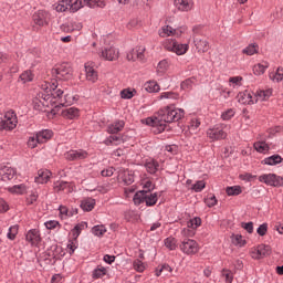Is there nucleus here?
I'll list each match as a JSON object with an SVG mask.
<instances>
[{"mask_svg":"<svg viewBox=\"0 0 283 283\" xmlns=\"http://www.w3.org/2000/svg\"><path fill=\"white\" fill-rule=\"evenodd\" d=\"M69 253L72 255L78 249V241L76 239L70 240L67 243Z\"/></svg>","mask_w":283,"mask_h":283,"instance_id":"57","label":"nucleus"},{"mask_svg":"<svg viewBox=\"0 0 283 283\" xmlns=\"http://www.w3.org/2000/svg\"><path fill=\"white\" fill-rule=\"evenodd\" d=\"M148 174H156L160 169V165L156 159H148L145 164Z\"/></svg>","mask_w":283,"mask_h":283,"instance_id":"33","label":"nucleus"},{"mask_svg":"<svg viewBox=\"0 0 283 283\" xmlns=\"http://www.w3.org/2000/svg\"><path fill=\"white\" fill-rule=\"evenodd\" d=\"M83 227H85V223H80L74 227V229L71 231L73 235V240H77L78 235H81V231H83Z\"/></svg>","mask_w":283,"mask_h":283,"instance_id":"55","label":"nucleus"},{"mask_svg":"<svg viewBox=\"0 0 283 283\" xmlns=\"http://www.w3.org/2000/svg\"><path fill=\"white\" fill-rule=\"evenodd\" d=\"M282 156L280 155H272L270 157H266L263 163L264 165H270L271 167L275 166V165H280V163H282Z\"/></svg>","mask_w":283,"mask_h":283,"instance_id":"37","label":"nucleus"},{"mask_svg":"<svg viewBox=\"0 0 283 283\" xmlns=\"http://www.w3.org/2000/svg\"><path fill=\"white\" fill-rule=\"evenodd\" d=\"M164 244L166 249H169V251H176L178 248V240H176V238L169 237L165 239Z\"/></svg>","mask_w":283,"mask_h":283,"instance_id":"38","label":"nucleus"},{"mask_svg":"<svg viewBox=\"0 0 283 283\" xmlns=\"http://www.w3.org/2000/svg\"><path fill=\"white\" fill-rule=\"evenodd\" d=\"M260 182H264L270 187H280L282 185V177L275 174H265L259 177Z\"/></svg>","mask_w":283,"mask_h":283,"instance_id":"13","label":"nucleus"},{"mask_svg":"<svg viewBox=\"0 0 283 283\" xmlns=\"http://www.w3.org/2000/svg\"><path fill=\"white\" fill-rule=\"evenodd\" d=\"M94 207H96V200L93 198H86L81 201V209H83V211H92Z\"/></svg>","mask_w":283,"mask_h":283,"instance_id":"34","label":"nucleus"},{"mask_svg":"<svg viewBox=\"0 0 283 283\" xmlns=\"http://www.w3.org/2000/svg\"><path fill=\"white\" fill-rule=\"evenodd\" d=\"M196 85V80L193 77L187 78L181 83V90L189 91L193 88Z\"/></svg>","mask_w":283,"mask_h":283,"instance_id":"51","label":"nucleus"},{"mask_svg":"<svg viewBox=\"0 0 283 283\" xmlns=\"http://www.w3.org/2000/svg\"><path fill=\"white\" fill-rule=\"evenodd\" d=\"M35 136L38 137L39 145H42L43 143H48V140H50V138H52V130L44 129V130L36 133Z\"/></svg>","mask_w":283,"mask_h":283,"instance_id":"31","label":"nucleus"},{"mask_svg":"<svg viewBox=\"0 0 283 283\" xmlns=\"http://www.w3.org/2000/svg\"><path fill=\"white\" fill-rule=\"evenodd\" d=\"M273 96V90L272 88H266V90H261L258 91L254 94V103L262 102V101H269Z\"/></svg>","mask_w":283,"mask_h":283,"instance_id":"27","label":"nucleus"},{"mask_svg":"<svg viewBox=\"0 0 283 283\" xmlns=\"http://www.w3.org/2000/svg\"><path fill=\"white\" fill-rule=\"evenodd\" d=\"M52 74L60 81H70L73 74L72 65H70L69 63L57 64L52 70Z\"/></svg>","mask_w":283,"mask_h":283,"instance_id":"6","label":"nucleus"},{"mask_svg":"<svg viewBox=\"0 0 283 283\" xmlns=\"http://www.w3.org/2000/svg\"><path fill=\"white\" fill-rule=\"evenodd\" d=\"M48 17L49 14L46 13V11L39 10L33 14V22L35 23V25L43 28V25H48Z\"/></svg>","mask_w":283,"mask_h":283,"instance_id":"24","label":"nucleus"},{"mask_svg":"<svg viewBox=\"0 0 283 283\" xmlns=\"http://www.w3.org/2000/svg\"><path fill=\"white\" fill-rule=\"evenodd\" d=\"M135 205H143L145 202L146 207H154L158 202V192H149L147 190H140L134 196Z\"/></svg>","mask_w":283,"mask_h":283,"instance_id":"4","label":"nucleus"},{"mask_svg":"<svg viewBox=\"0 0 283 283\" xmlns=\"http://www.w3.org/2000/svg\"><path fill=\"white\" fill-rule=\"evenodd\" d=\"M92 233L97 238H103L105 233H107V228H105V226H94L92 228Z\"/></svg>","mask_w":283,"mask_h":283,"instance_id":"42","label":"nucleus"},{"mask_svg":"<svg viewBox=\"0 0 283 283\" xmlns=\"http://www.w3.org/2000/svg\"><path fill=\"white\" fill-rule=\"evenodd\" d=\"M19 233V226H12L9 228V232L7 234V238L9 240H14L17 238V234Z\"/></svg>","mask_w":283,"mask_h":283,"instance_id":"56","label":"nucleus"},{"mask_svg":"<svg viewBox=\"0 0 283 283\" xmlns=\"http://www.w3.org/2000/svg\"><path fill=\"white\" fill-rule=\"evenodd\" d=\"M251 255L253 260H262V258L271 255V247L266 244H261L251 252Z\"/></svg>","mask_w":283,"mask_h":283,"instance_id":"16","label":"nucleus"},{"mask_svg":"<svg viewBox=\"0 0 283 283\" xmlns=\"http://www.w3.org/2000/svg\"><path fill=\"white\" fill-rule=\"evenodd\" d=\"M205 203L207 207H216L218 205V199L216 198V195H208L207 198L205 199Z\"/></svg>","mask_w":283,"mask_h":283,"instance_id":"54","label":"nucleus"},{"mask_svg":"<svg viewBox=\"0 0 283 283\" xmlns=\"http://www.w3.org/2000/svg\"><path fill=\"white\" fill-rule=\"evenodd\" d=\"M144 88L146 90V92L151 93H156V92H160V85H158V82L156 81H148L144 84Z\"/></svg>","mask_w":283,"mask_h":283,"instance_id":"35","label":"nucleus"},{"mask_svg":"<svg viewBox=\"0 0 283 283\" xmlns=\"http://www.w3.org/2000/svg\"><path fill=\"white\" fill-rule=\"evenodd\" d=\"M258 44H250L245 49H243V54H247L248 56H253V54H258Z\"/></svg>","mask_w":283,"mask_h":283,"instance_id":"49","label":"nucleus"},{"mask_svg":"<svg viewBox=\"0 0 283 283\" xmlns=\"http://www.w3.org/2000/svg\"><path fill=\"white\" fill-rule=\"evenodd\" d=\"M7 189L10 193H15L17 196H23V193L28 192V187L23 184L8 187Z\"/></svg>","mask_w":283,"mask_h":283,"instance_id":"32","label":"nucleus"},{"mask_svg":"<svg viewBox=\"0 0 283 283\" xmlns=\"http://www.w3.org/2000/svg\"><path fill=\"white\" fill-rule=\"evenodd\" d=\"M20 81L22 83H31V81H34V74H32V71H24L20 75Z\"/></svg>","mask_w":283,"mask_h":283,"instance_id":"46","label":"nucleus"},{"mask_svg":"<svg viewBox=\"0 0 283 283\" xmlns=\"http://www.w3.org/2000/svg\"><path fill=\"white\" fill-rule=\"evenodd\" d=\"M206 187L207 184L203 180H199L192 186V189L193 191H196V193H200V191H202V189H205Z\"/></svg>","mask_w":283,"mask_h":283,"instance_id":"58","label":"nucleus"},{"mask_svg":"<svg viewBox=\"0 0 283 283\" xmlns=\"http://www.w3.org/2000/svg\"><path fill=\"white\" fill-rule=\"evenodd\" d=\"M122 143H124V140L119 135H111L105 139V145H120Z\"/></svg>","mask_w":283,"mask_h":283,"instance_id":"44","label":"nucleus"},{"mask_svg":"<svg viewBox=\"0 0 283 283\" xmlns=\"http://www.w3.org/2000/svg\"><path fill=\"white\" fill-rule=\"evenodd\" d=\"M60 28L62 32H78L83 30V24L81 22L72 20L70 22L62 24Z\"/></svg>","mask_w":283,"mask_h":283,"instance_id":"23","label":"nucleus"},{"mask_svg":"<svg viewBox=\"0 0 283 283\" xmlns=\"http://www.w3.org/2000/svg\"><path fill=\"white\" fill-rule=\"evenodd\" d=\"M17 176V170L12 167L3 166L0 168V180L7 182V180H12Z\"/></svg>","mask_w":283,"mask_h":283,"instance_id":"25","label":"nucleus"},{"mask_svg":"<svg viewBox=\"0 0 283 283\" xmlns=\"http://www.w3.org/2000/svg\"><path fill=\"white\" fill-rule=\"evenodd\" d=\"M36 145H39V137H36V135L33 137H30L28 140V147H30L31 149H34Z\"/></svg>","mask_w":283,"mask_h":283,"instance_id":"64","label":"nucleus"},{"mask_svg":"<svg viewBox=\"0 0 283 283\" xmlns=\"http://www.w3.org/2000/svg\"><path fill=\"white\" fill-rule=\"evenodd\" d=\"M72 216H74V210H70L65 206L60 207V218L62 220H67V218H72Z\"/></svg>","mask_w":283,"mask_h":283,"instance_id":"41","label":"nucleus"},{"mask_svg":"<svg viewBox=\"0 0 283 283\" xmlns=\"http://www.w3.org/2000/svg\"><path fill=\"white\" fill-rule=\"evenodd\" d=\"M184 116V109L167 106L158 112V117H148L145 119V123L154 127L155 134H163L167 129V123H178Z\"/></svg>","mask_w":283,"mask_h":283,"instance_id":"2","label":"nucleus"},{"mask_svg":"<svg viewBox=\"0 0 283 283\" xmlns=\"http://www.w3.org/2000/svg\"><path fill=\"white\" fill-rule=\"evenodd\" d=\"M25 239L32 247H39L41 243V232L38 229H31L27 232Z\"/></svg>","mask_w":283,"mask_h":283,"instance_id":"20","label":"nucleus"},{"mask_svg":"<svg viewBox=\"0 0 283 283\" xmlns=\"http://www.w3.org/2000/svg\"><path fill=\"white\" fill-rule=\"evenodd\" d=\"M164 98L176 101L179 98V95L175 92H164L158 96V101H164Z\"/></svg>","mask_w":283,"mask_h":283,"instance_id":"45","label":"nucleus"},{"mask_svg":"<svg viewBox=\"0 0 283 283\" xmlns=\"http://www.w3.org/2000/svg\"><path fill=\"white\" fill-rule=\"evenodd\" d=\"M268 67H269V62H261L253 66V72L256 76H262V74L266 72Z\"/></svg>","mask_w":283,"mask_h":283,"instance_id":"36","label":"nucleus"},{"mask_svg":"<svg viewBox=\"0 0 283 283\" xmlns=\"http://www.w3.org/2000/svg\"><path fill=\"white\" fill-rule=\"evenodd\" d=\"M84 70L86 81L90 83H96V81H98V71H96V64H94V62H86Z\"/></svg>","mask_w":283,"mask_h":283,"instance_id":"12","label":"nucleus"},{"mask_svg":"<svg viewBox=\"0 0 283 283\" xmlns=\"http://www.w3.org/2000/svg\"><path fill=\"white\" fill-rule=\"evenodd\" d=\"M174 3L179 12H190V10H193V0H175Z\"/></svg>","mask_w":283,"mask_h":283,"instance_id":"22","label":"nucleus"},{"mask_svg":"<svg viewBox=\"0 0 283 283\" xmlns=\"http://www.w3.org/2000/svg\"><path fill=\"white\" fill-rule=\"evenodd\" d=\"M179 248L186 255H196L200 251V245L193 239H184Z\"/></svg>","mask_w":283,"mask_h":283,"instance_id":"9","label":"nucleus"},{"mask_svg":"<svg viewBox=\"0 0 283 283\" xmlns=\"http://www.w3.org/2000/svg\"><path fill=\"white\" fill-rule=\"evenodd\" d=\"M50 178H52V171L48 169H40L38 176L35 177V182L38 185H45Z\"/></svg>","mask_w":283,"mask_h":283,"instance_id":"26","label":"nucleus"},{"mask_svg":"<svg viewBox=\"0 0 283 283\" xmlns=\"http://www.w3.org/2000/svg\"><path fill=\"white\" fill-rule=\"evenodd\" d=\"M136 96V90L134 88H125L120 92V97L125 99L134 98Z\"/></svg>","mask_w":283,"mask_h":283,"instance_id":"47","label":"nucleus"},{"mask_svg":"<svg viewBox=\"0 0 283 283\" xmlns=\"http://www.w3.org/2000/svg\"><path fill=\"white\" fill-rule=\"evenodd\" d=\"M90 154L83 149L69 150L64 154L65 160H85Z\"/></svg>","mask_w":283,"mask_h":283,"instance_id":"18","label":"nucleus"},{"mask_svg":"<svg viewBox=\"0 0 283 283\" xmlns=\"http://www.w3.org/2000/svg\"><path fill=\"white\" fill-rule=\"evenodd\" d=\"M164 48L168 52H174L177 56H182L189 52V44H182L174 39H168L164 42Z\"/></svg>","mask_w":283,"mask_h":283,"instance_id":"5","label":"nucleus"},{"mask_svg":"<svg viewBox=\"0 0 283 283\" xmlns=\"http://www.w3.org/2000/svg\"><path fill=\"white\" fill-rule=\"evenodd\" d=\"M2 122L7 126V132H12V129H15L19 123V120L17 119V114L13 111H8L4 114Z\"/></svg>","mask_w":283,"mask_h":283,"instance_id":"15","label":"nucleus"},{"mask_svg":"<svg viewBox=\"0 0 283 283\" xmlns=\"http://www.w3.org/2000/svg\"><path fill=\"white\" fill-rule=\"evenodd\" d=\"M233 116H235V111H233L232 108H229L228 111L222 113L221 118L223 120H231Z\"/></svg>","mask_w":283,"mask_h":283,"instance_id":"60","label":"nucleus"},{"mask_svg":"<svg viewBox=\"0 0 283 283\" xmlns=\"http://www.w3.org/2000/svg\"><path fill=\"white\" fill-rule=\"evenodd\" d=\"M202 224L200 217H195L187 222V227L181 230L182 238H193L196 230Z\"/></svg>","mask_w":283,"mask_h":283,"instance_id":"8","label":"nucleus"},{"mask_svg":"<svg viewBox=\"0 0 283 283\" xmlns=\"http://www.w3.org/2000/svg\"><path fill=\"white\" fill-rule=\"evenodd\" d=\"M200 30H202V27H193L192 29L195 46L198 50V52H209V42L197 35L200 32Z\"/></svg>","mask_w":283,"mask_h":283,"instance_id":"10","label":"nucleus"},{"mask_svg":"<svg viewBox=\"0 0 283 283\" xmlns=\"http://www.w3.org/2000/svg\"><path fill=\"white\" fill-rule=\"evenodd\" d=\"M254 149L259 154H266L269 151V144L266 142H256L254 143Z\"/></svg>","mask_w":283,"mask_h":283,"instance_id":"43","label":"nucleus"},{"mask_svg":"<svg viewBox=\"0 0 283 283\" xmlns=\"http://www.w3.org/2000/svg\"><path fill=\"white\" fill-rule=\"evenodd\" d=\"M118 179L125 182L126 185H132V182H134V171L129 169L119 170Z\"/></svg>","mask_w":283,"mask_h":283,"instance_id":"28","label":"nucleus"},{"mask_svg":"<svg viewBox=\"0 0 283 283\" xmlns=\"http://www.w3.org/2000/svg\"><path fill=\"white\" fill-rule=\"evenodd\" d=\"M232 243H234L235 247H244L247 244V241L242 238L241 234H233Z\"/></svg>","mask_w":283,"mask_h":283,"instance_id":"52","label":"nucleus"},{"mask_svg":"<svg viewBox=\"0 0 283 283\" xmlns=\"http://www.w3.org/2000/svg\"><path fill=\"white\" fill-rule=\"evenodd\" d=\"M119 54L118 49L112 45L102 50L99 59H103L104 61H118Z\"/></svg>","mask_w":283,"mask_h":283,"instance_id":"11","label":"nucleus"},{"mask_svg":"<svg viewBox=\"0 0 283 283\" xmlns=\"http://www.w3.org/2000/svg\"><path fill=\"white\" fill-rule=\"evenodd\" d=\"M44 226L46 227V229L52 230V229H61V223H59V221L55 220H51V221H46L44 223Z\"/></svg>","mask_w":283,"mask_h":283,"instance_id":"61","label":"nucleus"},{"mask_svg":"<svg viewBox=\"0 0 283 283\" xmlns=\"http://www.w3.org/2000/svg\"><path fill=\"white\" fill-rule=\"evenodd\" d=\"M222 276L226 277V283H233V272L231 270H223Z\"/></svg>","mask_w":283,"mask_h":283,"instance_id":"62","label":"nucleus"},{"mask_svg":"<svg viewBox=\"0 0 283 283\" xmlns=\"http://www.w3.org/2000/svg\"><path fill=\"white\" fill-rule=\"evenodd\" d=\"M41 90L42 92L33 99L34 105H38L39 109H41V107H50V105H55V108L65 107L74 103L70 94H65L63 90L56 88L55 83L43 82Z\"/></svg>","mask_w":283,"mask_h":283,"instance_id":"1","label":"nucleus"},{"mask_svg":"<svg viewBox=\"0 0 283 283\" xmlns=\"http://www.w3.org/2000/svg\"><path fill=\"white\" fill-rule=\"evenodd\" d=\"M198 127H200V119H198V118H192V119L190 120V125H189L190 132H196V129H198Z\"/></svg>","mask_w":283,"mask_h":283,"instance_id":"63","label":"nucleus"},{"mask_svg":"<svg viewBox=\"0 0 283 283\" xmlns=\"http://www.w3.org/2000/svg\"><path fill=\"white\" fill-rule=\"evenodd\" d=\"M238 102L241 103V105H254L255 103V96H253V93L251 91H244L238 94Z\"/></svg>","mask_w":283,"mask_h":283,"instance_id":"21","label":"nucleus"},{"mask_svg":"<svg viewBox=\"0 0 283 283\" xmlns=\"http://www.w3.org/2000/svg\"><path fill=\"white\" fill-rule=\"evenodd\" d=\"M105 275H107V269L98 266L93 271L92 277L93 280H101V277H105Z\"/></svg>","mask_w":283,"mask_h":283,"instance_id":"40","label":"nucleus"},{"mask_svg":"<svg viewBox=\"0 0 283 283\" xmlns=\"http://www.w3.org/2000/svg\"><path fill=\"white\" fill-rule=\"evenodd\" d=\"M124 128H125V122L117 120L107 126V132L108 134H118V132H123Z\"/></svg>","mask_w":283,"mask_h":283,"instance_id":"29","label":"nucleus"},{"mask_svg":"<svg viewBox=\"0 0 283 283\" xmlns=\"http://www.w3.org/2000/svg\"><path fill=\"white\" fill-rule=\"evenodd\" d=\"M227 125L219 124L209 128L207 130V136L211 143H216V140H224L227 138Z\"/></svg>","mask_w":283,"mask_h":283,"instance_id":"7","label":"nucleus"},{"mask_svg":"<svg viewBox=\"0 0 283 283\" xmlns=\"http://www.w3.org/2000/svg\"><path fill=\"white\" fill-rule=\"evenodd\" d=\"M169 65H171V63L169 62V60H161L158 64H157V73L158 74H165L167 72V70H169Z\"/></svg>","mask_w":283,"mask_h":283,"instance_id":"39","label":"nucleus"},{"mask_svg":"<svg viewBox=\"0 0 283 283\" xmlns=\"http://www.w3.org/2000/svg\"><path fill=\"white\" fill-rule=\"evenodd\" d=\"M105 8V0H60L57 4H55L56 12H65L71 10L72 12H78L81 8Z\"/></svg>","mask_w":283,"mask_h":283,"instance_id":"3","label":"nucleus"},{"mask_svg":"<svg viewBox=\"0 0 283 283\" xmlns=\"http://www.w3.org/2000/svg\"><path fill=\"white\" fill-rule=\"evenodd\" d=\"M182 32H185V28L174 29L170 25H165L158 31V34L161 39H166V36H181Z\"/></svg>","mask_w":283,"mask_h":283,"instance_id":"14","label":"nucleus"},{"mask_svg":"<svg viewBox=\"0 0 283 283\" xmlns=\"http://www.w3.org/2000/svg\"><path fill=\"white\" fill-rule=\"evenodd\" d=\"M133 266L138 273H143V271H145V263L138 259L134 261Z\"/></svg>","mask_w":283,"mask_h":283,"instance_id":"59","label":"nucleus"},{"mask_svg":"<svg viewBox=\"0 0 283 283\" xmlns=\"http://www.w3.org/2000/svg\"><path fill=\"white\" fill-rule=\"evenodd\" d=\"M271 81H276V83H280V81H283V69L279 67L275 73H270Z\"/></svg>","mask_w":283,"mask_h":283,"instance_id":"50","label":"nucleus"},{"mask_svg":"<svg viewBox=\"0 0 283 283\" xmlns=\"http://www.w3.org/2000/svg\"><path fill=\"white\" fill-rule=\"evenodd\" d=\"M226 193L228 196H240V193H242V188L240 186L228 187Z\"/></svg>","mask_w":283,"mask_h":283,"instance_id":"48","label":"nucleus"},{"mask_svg":"<svg viewBox=\"0 0 283 283\" xmlns=\"http://www.w3.org/2000/svg\"><path fill=\"white\" fill-rule=\"evenodd\" d=\"M127 61H145V46H137L127 53Z\"/></svg>","mask_w":283,"mask_h":283,"instance_id":"19","label":"nucleus"},{"mask_svg":"<svg viewBox=\"0 0 283 283\" xmlns=\"http://www.w3.org/2000/svg\"><path fill=\"white\" fill-rule=\"evenodd\" d=\"M229 84H230V87H233L234 90H235V87H241L242 86V77L241 76L230 77Z\"/></svg>","mask_w":283,"mask_h":283,"instance_id":"53","label":"nucleus"},{"mask_svg":"<svg viewBox=\"0 0 283 283\" xmlns=\"http://www.w3.org/2000/svg\"><path fill=\"white\" fill-rule=\"evenodd\" d=\"M78 108L70 107L62 111L63 118H67L69 120H74V118H78Z\"/></svg>","mask_w":283,"mask_h":283,"instance_id":"30","label":"nucleus"},{"mask_svg":"<svg viewBox=\"0 0 283 283\" xmlns=\"http://www.w3.org/2000/svg\"><path fill=\"white\" fill-rule=\"evenodd\" d=\"M53 189L55 193H61V191L64 193H72V191H74V184L67 181H55L53 184Z\"/></svg>","mask_w":283,"mask_h":283,"instance_id":"17","label":"nucleus"}]
</instances>
